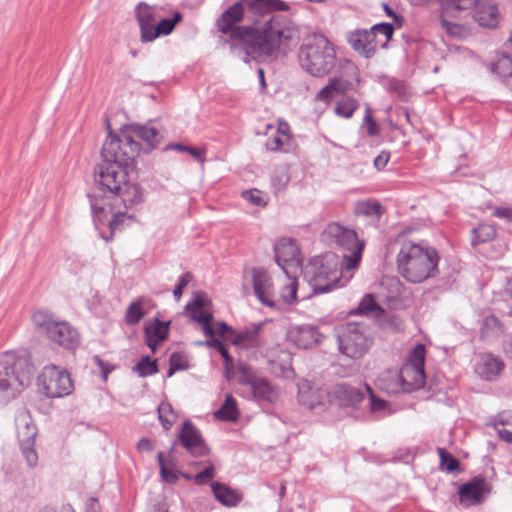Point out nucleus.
<instances>
[{"label": "nucleus", "mask_w": 512, "mask_h": 512, "mask_svg": "<svg viewBox=\"0 0 512 512\" xmlns=\"http://www.w3.org/2000/svg\"><path fill=\"white\" fill-rule=\"evenodd\" d=\"M244 15V7L237 2L225 10L216 21L218 30L229 35L228 43L233 52L243 53L253 59L273 55L284 42L299 37L298 28L284 16H273L259 27H237Z\"/></svg>", "instance_id": "f257e3e1"}, {"label": "nucleus", "mask_w": 512, "mask_h": 512, "mask_svg": "<svg viewBox=\"0 0 512 512\" xmlns=\"http://www.w3.org/2000/svg\"><path fill=\"white\" fill-rule=\"evenodd\" d=\"M437 251L428 245L405 241L397 255L400 275L411 283H422L437 273Z\"/></svg>", "instance_id": "f03ea898"}, {"label": "nucleus", "mask_w": 512, "mask_h": 512, "mask_svg": "<svg viewBox=\"0 0 512 512\" xmlns=\"http://www.w3.org/2000/svg\"><path fill=\"white\" fill-rule=\"evenodd\" d=\"M297 57L300 67L317 78L329 75L337 62L334 44L322 34L308 36L299 47Z\"/></svg>", "instance_id": "7ed1b4c3"}, {"label": "nucleus", "mask_w": 512, "mask_h": 512, "mask_svg": "<svg viewBox=\"0 0 512 512\" xmlns=\"http://www.w3.org/2000/svg\"><path fill=\"white\" fill-rule=\"evenodd\" d=\"M33 367L28 359L7 351L0 355V403L15 398L29 385Z\"/></svg>", "instance_id": "20e7f679"}, {"label": "nucleus", "mask_w": 512, "mask_h": 512, "mask_svg": "<svg viewBox=\"0 0 512 512\" xmlns=\"http://www.w3.org/2000/svg\"><path fill=\"white\" fill-rule=\"evenodd\" d=\"M325 234L343 250L342 269L345 272L355 271L360 264L365 243L358 239L357 233L339 223H330Z\"/></svg>", "instance_id": "39448f33"}, {"label": "nucleus", "mask_w": 512, "mask_h": 512, "mask_svg": "<svg viewBox=\"0 0 512 512\" xmlns=\"http://www.w3.org/2000/svg\"><path fill=\"white\" fill-rule=\"evenodd\" d=\"M238 394L249 400L273 403L278 398L277 389L245 362H238Z\"/></svg>", "instance_id": "423d86ee"}, {"label": "nucleus", "mask_w": 512, "mask_h": 512, "mask_svg": "<svg viewBox=\"0 0 512 512\" xmlns=\"http://www.w3.org/2000/svg\"><path fill=\"white\" fill-rule=\"evenodd\" d=\"M342 271L337 268L336 256L326 255L311 260L304 273L315 293H326L339 286Z\"/></svg>", "instance_id": "0eeeda50"}, {"label": "nucleus", "mask_w": 512, "mask_h": 512, "mask_svg": "<svg viewBox=\"0 0 512 512\" xmlns=\"http://www.w3.org/2000/svg\"><path fill=\"white\" fill-rule=\"evenodd\" d=\"M425 346L417 344L409 354L407 361L403 364L398 374L394 377L399 382L398 386L391 389V392H410L422 388L425 384Z\"/></svg>", "instance_id": "6e6552de"}, {"label": "nucleus", "mask_w": 512, "mask_h": 512, "mask_svg": "<svg viewBox=\"0 0 512 512\" xmlns=\"http://www.w3.org/2000/svg\"><path fill=\"white\" fill-rule=\"evenodd\" d=\"M366 326L359 323H346L338 334L339 351L348 358L357 360L362 358L372 346Z\"/></svg>", "instance_id": "1a4fd4ad"}, {"label": "nucleus", "mask_w": 512, "mask_h": 512, "mask_svg": "<svg viewBox=\"0 0 512 512\" xmlns=\"http://www.w3.org/2000/svg\"><path fill=\"white\" fill-rule=\"evenodd\" d=\"M37 386L40 393L48 398H62L73 391V382L70 374L55 365L43 368L37 378Z\"/></svg>", "instance_id": "9d476101"}, {"label": "nucleus", "mask_w": 512, "mask_h": 512, "mask_svg": "<svg viewBox=\"0 0 512 512\" xmlns=\"http://www.w3.org/2000/svg\"><path fill=\"white\" fill-rule=\"evenodd\" d=\"M139 153V143L132 139L127 128L119 137L109 132L103 144L101 156L103 160L129 164Z\"/></svg>", "instance_id": "9b49d317"}, {"label": "nucleus", "mask_w": 512, "mask_h": 512, "mask_svg": "<svg viewBox=\"0 0 512 512\" xmlns=\"http://www.w3.org/2000/svg\"><path fill=\"white\" fill-rule=\"evenodd\" d=\"M274 257L286 276L298 275L301 272L303 258L295 239H278L274 244Z\"/></svg>", "instance_id": "f8f14e48"}, {"label": "nucleus", "mask_w": 512, "mask_h": 512, "mask_svg": "<svg viewBox=\"0 0 512 512\" xmlns=\"http://www.w3.org/2000/svg\"><path fill=\"white\" fill-rule=\"evenodd\" d=\"M128 165L103 160L95 169L96 182L113 194L121 191L128 180L126 170Z\"/></svg>", "instance_id": "ddd939ff"}, {"label": "nucleus", "mask_w": 512, "mask_h": 512, "mask_svg": "<svg viewBox=\"0 0 512 512\" xmlns=\"http://www.w3.org/2000/svg\"><path fill=\"white\" fill-rule=\"evenodd\" d=\"M186 309L192 320L198 322L207 337L215 336L212 326L213 311L211 301L204 295L196 293L192 302L186 305Z\"/></svg>", "instance_id": "4468645a"}, {"label": "nucleus", "mask_w": 512, "mask_h": 512, "mask_svg": "<svg viewBox=\"0 0 512 512\" xmlns=\"http://www.w3.org/2000/svg\"><path fill=\"white\" fill-rule=\"evenodd\" d=\"M93 213H94V223L98 229H100V225L105 223L108 224L110 229V235L105 236L101 234V237L106 241H110L113 238V235L117 231H121L124 226L128 225L131 221V217L124 212H116L112 213L110 210L106 209L102 206H97L96 204L92 205Z\"/></svg>", "instance_id": "2eb2a0df"}, {"label": "nucleus", "mask_w": 512, "mask_h": 512, "mask_svg": "<svg viewBox=\"0 0 512 512\" xmlns=\"http://www.w3.org/2000/svg\"><path fill=\"white\" fill-rule=\"evenodd\" d=\"M135 18L140 29V41L152 42L153 30L158 21L156 7L144 2L138 3L135 8Z\"/></svg>", "instance_id": "dca6fc26"}, {"label": "nucleus", "mask_w": 512, "mask_h": 512, "mask_svg": "<svg viewBox=\"0 0 512 512\" xmlns=\"http://www.w3.org/2000/svg\"><path fill=\"white\" fill-rule=\"evenodd\" d=\"M179 440L183 447L194 457H202L209 453L200 431L189 421L183 423Z\"/></svg>", "instance_id": "f3484780"}, {"label": "nucleus", "mask_w": 512, "mask_h": 512, "mask_svg": "<svg viewBox=\"0 0 512 512\" xmlns=\"http://www.w3.org/2000/svg\"><path fill=\"white\" fill-rule=\"evenodd\" d=\"M490 492V485L483 478H474L463 484L459 490L460 503L470 506L481 503Z\"/></svg>", "instance_id": "a211bd4d"}, {"label": "nucleus", "mask_w": 512, "mask_h": 512, "mask_svg": "<svg viewBox=\"0 0 512 512\" xmlns=\"http://www.w3.org/2000/svg\"><path fill=\"white\" fill-rule=\"evenodd\" d=\"M348 42L360 55L370 58L375 54L380 41L371 29H358L349 34Z\"/></svg>", "instance_id": "6ab92c4d"}, {"label": "nucleus", "mask_w": 512, "mask_h": 512, "mask_svg": "<svg viewBox=\"0 0 512 512\" xmlns=\"http://www.w3.org/2000/svg\"><path fill=\"white\" fill-rule=\"evenodd\" d=\"M252 284L254 294L264 305L272 307L273 302V284L269 274L259 267L251 269Z\"/></svg>", "instance_id": "aec40b11"}, {"label": "nucleus", "mask_w": 512, "mask_h": 512, "mask_svg": "<svg viewBox=\"0 0 512 512\" xmlns=\"http://www.w3.org/2000/svg\"><path fill=\"white\" fill-rule=\"evenodd\" d=\"M329 395L326 389L312 385L309 381H302L298 386L299 402L310 409L324 406L330 401Z\"/></svg>", "instance_id": "412c9836"}, {"label": "nucleus", "mask_w": 512, "mask_h": 512, "mask_svg": "<svg viewBox=\"0 0 512 512\" xmlns=\"http://www.w3.org/2000/svg\"><path fill=\"white\" fill-rule=\"evenodd\" d=\"M287 337L298 348L307 349L319 342L320 333L310 325L294 326L288 330Z\"/></svg>", "instance_id": "4be33fe9"}, {"label": "nucleus", "mask_w": 512, "mask_h": 512, "mask_svg": "<svg viewBox=\"0 0 512 512\" xmlns=\"http://www.w3.org/2000/svg\"><path fill=\"white\" fill-rule=\"evenodd\" d=\"M47 336L51 341L66 349H73L78 344L77 331L64 321H57Z\"/></svg>", "instance_id": "5701e85b"}, {"label": "nucleus", "mask_w": 512, "mask_h": 512, "mask_svg": "<svg viewBox=\"0 0 512 512\" xmlns=\"http://www.w3.org/2000/svg\"><path fill=\"white\" fill-rule=\"evenodd\" d=\"M329 394V398L342 407H355L364 399V394L359 389L344 383L335 385Z\"/></svg>", "instance_id": "b1692460"}, {"label": "nucleus", "mask_w": 512, "mask_h": 512, "mask_svg": "<svg viewBox=\"0 0 512 512\" xmlns=\"http://www.w3.org/2000/svg\"><path fill=\"white\" fill-rule=\"evenodd\" d=\"M473 17L479 25L495 28L499 22V12L492 0H477L474 6Z\"/></svg>", "instance_id": "393cba45"}, {"label": "nucleus", "mask_w": 512, "mask_h": 512, "mask_svg": "<svg viewBox=\"0 0 512 512\" xmlns=\"http://www.w3.org/2000/svg\"><path fill=\"white\" fill-rule=\"evenodd\" d=\"M263 323L254 324L236 333L233 343L240 348L258 349L264 344V336L262 334Z\"/></svg>", "instance_id": "a878e982"}, {"label": "nucleus", "mask_w": 512, "mask_h": 512, "mask_svg": "<svg viewBox=\"0 0 512 512\" xmlns=\"http://www.w3.org/2000/svg\"><path fill=\"white\" fill-rule=\"evenodd\" d=\"M145 343L154 353L157 346L168 336V323L160 322L158 319L147 321L144 327Z\"/></svg>", "instance_id": "bb28decb"}, {"label": "nucleus", "mask_w": 512, "mask_h": 512, "mask_svg": "<svg viewBox=\"0 0 512 512\" xmlns=\"http://www.w3.org/2000/svg\"><path fill=\"white\" fill-rule=\"evenodd\" d=\"M504 369V362L501 358L492 354H485L480 357L477 366V374L485 380H494Z\"/></svg>", "instance_id": "cd10ccee"}, {"label": "nucleus", "mask_w": 512, "mask_h": 512, "mask_svg": "<svg viewBox=\"0 0 512 512\" xmlns=\"http://www.w3.org/2000/svg\"><path fill=\"white\" fill-rule=\"evenodd\" d=\"M126 128L132 139L135 140V138H139L143 140L150 148L156 147L161 140L159 131L153 126L129 124L126 126Z\"/></svg>", "instance_id": "c85d7f7f"}, {"label": "nucleus", "mask_w": 512, "mask_h": 512, "mask_svg": "<svg viewBox=\"0 0 512 512\" xmlns=\"http://www.w3.org/2000/svg\"><path fill=\"white\" fill-rule=\"evenodd\" d=\"M211 489L215 498L224 506L234 507L242 501V494L225 484L213 482Z\"/></svg>", "instance_id": "c756f323"}, {"label": "nucleus", "mask_w": 512, "mask_h": 512, "mask_svg": "<svg viewBox=\"0 0 512 512\" xmlns=\"http://www.w3.org/2000/svg\"><path fill=\"white\" fill-rule=\"evenodd\" d=\"M27 430L26 438H20L22 454L30 467H35L38 463V455L34 449L36 428L33 425L25 424ZM19 437L21 433L19 432Z\"/></svg>", "instance_id": "7c9ffc66"}, {"label": "nucleus", "mask_w": 512, "mask_h": 512, "mask_svg": "<svg viewBox=\"0 0 512 512\" xmlns=\"http://www.w3.org/2000/svg\"><path fill=\"white\" fill-rule=\"evenodd\" d=\"M214 415L223 421L236 422L240 413L235 398L231 394L226 395L225 401Z\"/></svg>", "instance_id": "2f4dec72"}, {"label": "nucleus", "mask_w": 512, "mask_h": 512, "mask_svg": "<svg viewBox=\"0 0 512 512\" xmlns=\"http://www.w3.org/2000/svg\"><path fill=\"white\" fill-rule=\"evenodd\" d=\"M114 194L121 198L125 206L136 204L142 199L140 187L135 183H130L128 180L123 185L121 191Z\"/></svg>", "instance_id": "473e14b6"}, {"label": "nucleus", "mask_w": 512, "mask_h": 512, "mask_svg": "<svg viewBox=\"0 0 512 512\" xmlns=\"http://www.w3.org/2000/svg\"><path fill=\"white\" fill-rule=\"evenodd\" d=\"M182 20V15L179 12H174L171 19H159L153 30L152 41L160 36H166L173 32L177 23Z\"/></svg>", "instance_id": "72a5a7b5"}, {"label": "nucleus", "mask_w": 512, "mask_h": 512, "mask_svg": "<svg viewBox=\"0 0 512 512\" xmlns=\"http://www.w3.org/2000/svg\"><path fill=\"white\" fill-rule=\"evenodd\" d=\"M32 322L35 328L45 332L47 335L54 327V324L57 323V320L48 310L40 309L33 313Z\"/></svg>", "instance_id": "f704fd0d"}, {"label": "nucleus", "mask_w": 512, "mask_h": 512, "mask_svg": "<svg viewBox=\"0 0 512 512\" xmlns=\"http://www.w3.org/2000/svg\"><path fill=\"white\" fill-rule=\"evenodd\" d=\"M497 235L496 228L489 224H480L472 230L471 244L476 246L493 240Z\"/></svg>", "instance_id": "c9c22d12"}, {"label": "nucleus", "mask_w": 512, "mask_h": 512, "mask_svg": "<svg viewBox=\"0 0 512 512\" xmlns=\"http://www.w3.org/2000/svg\"><path fill=\"white\" fill-rule=\"evenodd\" d=\"M145 302L144 298H140L128 306L124 315V321L126 324L135 325L141 321V319L146 315V312L143 309Z\"/></svg>", "instance_id": "e433bc0d"}, {"label": "nucleus", "mask_w": 512, "mask_h": 512, "mask_svg": "<svg viewBox=\"0 0 512 512\" xmlns=\"http://www.w3.org/2000/svg\"><path fill=\"white\" fill-rule=\"evenodd\" d=\"M358 106L359 104L356 99L350 96H345L336 103L334 112L341 118L350 119Z\"/></svg>", "instance_id": "4c0bfd02"}, {"label": "nucleus", "mask_w": 512, "mask_h": 512, "mask_svg": "<svg viewBox=\"0 0 512 512\" xmlns=\"http://www.w3.org/2000/svg\"><path fill=\"white\" fill-rule=\"evenodd\" d=\"M290 181L289 167L286 164L275 167L271 176V183L276 192L286 188Z\"/></svg>", "instance_id": "58836bf2"}, {"label": "nucleus", "mask_w": 512, "mask_h": 512, "mask_svg": "<svg viewBox=\"0 0 512 512\" xmlns=\"http://www.w3.org/2000/svg\"><path fill=\"white\" fill-rule=\"evenodd\" d=\"M355 312L357 314L377 317L381 315L384 310L376 303L371 294H367L362 298Z\"/></svg>", "instance_id": "ea45409f"}, {"label": "nucleus", "mask_w": 512, "mask_h": 512, "mask_svg": "<svg viewBox=\"0 0 512 512\" xmlns=\"http://www.w3.org/2000/svg\"><path fill=\"white\" fill-rule=\"evenodd\" d=\"M490 70L500 77L512 75V58L506 54H500L495 61L490 64Z\"/></svg>", "instance_id": "a19ab883"}, {"label": "nucleus", "mask_w": 512, "mask_h": 512, "mask_svg": "<svg viewBox=\"0 0 512 512\" xmlns=\"http://www.w3.org/2000/svg\"><path fill=\"white\" fill-rule=\"evenodd\" d=\"M291 136H284L275 133L273 136L267 138L265 146L267 150L272 152H288L290 150Z\"/></svg>", "instance_id": "79ce46f5"}, {"label": "nucleus", "mask_w": 512, "mask_h": 512, "mask_svg": "<svg viewBox=\"0 0 512 512\" xmlns=\"http://www.w3.org/2000/svg\"><path fill=\"white\" fill-rule=\"evenodd\" d=\"M210 338V340H207L205 342H199V344L206 345L208 347L216 349L218 351V354H221L223 358L224 367L227 373H230L233 370V359L229 355L227 347L222 342L215 339L214 336Z\"/></svg>", "instance_id": "37998d69"}, {"label": "nucleus", "mask_w": 512, "mask_h": 512, "mask_svg": "<svg viewBox=\"0 0 512 512\" xmlns=\"http://www.w3.org/2000/svg\"><path fill=\"white\" fill-rule=\"evenodd\" d=\"M158 418L165 430H169L177 419V415L168 402H161L158 406Z\"/></svg>", "instance_id": "c03bdc74"}, {"label": "nucleus", "mask_w": 512, "mask_h": 512, "mask_svg": "<svg viewBox=\"0 0 512 512\" xmlns=\"http://www.w3.org/2000/svg\"><path fill=\"white\" fill-rule=\"evenodd\" d=\"M157 459L159 462L160 474L162 479L170 484L175 483L178 479V475L177 472L174 470V464L172 463V461H165L162 452L158 453Z\"/></svg>", "instance_id": "a18cd8bd"}, {"label": "nucleus", "mask_w": 512, "mask_h": 512, "mask_svg": "<svg viewBox=\"0 0 512 512\" xmlns=\"http://www.w3.org/2000/svg\"><path fill=\"white\" fill-rule=\"evenodd\" d=\"M245 2L254 10L273 9L285 11L288 9L287 4L281 0H245Z\"/></svg>", "instance_id": "49530a36"}, {"label": "nucleus", "mask_w": 512, "mask_h": 512, "mask_svg": "<svg viewBox=\"0 0 512 512\" xmlns=\"http://www.w3.org/2000/svg\"><path fill=\"white\" fill-rule=\"evenodd\" d=\"M371 31L374 32L376 38H379V46L385 47L393 36V26L389 23H378L372 26Z\"/></svg>", "instance_id": "de8ad7c7"}, {"label": "nucleus", "mask_w": 512, "mask_h": 512, "mask_svg": "<svg viewBox=\"0 0 512 512\" xmlns=\"http://www.w3.org/2000/svg\"><path fill=\"white\" fill-rule=\"evenodd\" d=\"M297 275L286 276L288 283L281 290V298L287 304H292L297 299Z\"/></svg>", "instance_id": "09e8293b"}, {"label": "nucleus", "mask_w": 512, "mask_h": 512, "mask_svg": "<svg viewBox=\"0 0 512 512\" xmlns=\"http://www.w3.org/2000/svg\"><path fill=\"white\" fill-rule=\"evenodd\" d=\"M365 388L370 399V411L374 414L381 415L389 413L388 402L385 401L384 399L376 397L372 388L369 385H365Z\"/></svg>", "instance_id": "8fccbe9b"}, {"label": "nucleus", "mask_w": 512, "mask_h": 512, "mask_svg": "<svg viewBox=\"0 0 512 512\" xmlns=\"http://www.w3.org/2000/svg\"><path fill=\"white\" fill-rule=\"evenodd\" d=\"M354 212L356 215H376L381 214V205L376 201H360L355 204Z\"/></svg>", "instance_id": "3c124183"}, {"label": "nucleus", "mask_w": 512, "mask_h": 512, "mask_svg": "<svg viewBox=\"0 0 512 512\" xmlns=\"http://www.w3.org/2000/svg\"><path fill=\"white\" fill-rule=\"evenodd\" d=\"M133 370L141 377L153 375L157 372L156 360H151L148 356L142 357Z\"/></svg>", "instance_id": "603ef678"}, {"label": "nucleus", "mask_w": 512, "mask_h": 512, "mask_svg": "<svg viewBox=\"0 0 512 512\" xmlns=\"http://www.w3.org/2000/svg\"><path fill=\"white\" fill-rule=\"evenodd\" d=\"M439 457H440V468L441 470H445L447 472H454L458 469L459 462L458 460L449 454L446 449L438 448L437 449Z\"/></svg>", "instance_id": "864d4df0"}, {"label": "nucleus", "mask_w": 512, "mask_h": 512, "mask_svg": "<svg viewBox=\"0 0 512 512\" xmlns=\"http://www.w3.org/2000/svg\"><path fill=\"white\" fill-rule=\"evenodd\" d=\"M499 330H501V324L495 316L489 315L483 319L481 326V334L483 337H488L490 333Z\"/></svg>", "instance_id": "5fc2aeb1"}, {"label": "nucleus", "mask_w": 512, "mask_h": 512, "mask_svg": "<svg viewBox=\"0 0 512 512\" xmlns=\"http://www.w3.org/2000/svg\"><path fill=\"white\" fill-rule=\"evenodd\" d=\"M242 197L255 206L263 207L267 204L264 194L258 189L245 190Z\"/></svg>", "instance_id": "6e6d98bb"}, {"label": "nucleus", "mask_w": 512, "mask_h": 512, "mask_svg": "<svg viewBox=\"0 0 512 512\" xmlns=\"http://www.w3.org/2000/svg\"><path fill=\"white\" fill-rule=\"evenodd\" d=\"M335 95H337V93L329 80L328 84L318 91L314 100L324 102L326 105H328Z\"/></svg>", "instance_id": "4d7b16f0"}, {"label": "nucleus", "mask_w": 512, "mask_h": 512, "mask_svg": "<svg viewBox=\"0 0 512 512\" xmlns=\"http://www.w3.org/2000/svg\"><path fill=\"white\" fill-rule=\"evenodd\" d=\"M172 149L189 153L193 158L203 163L205 161L204 152L205 150H199L194 147L185 146L182 144H174L171 146Z\"/></svg>", "instance_id": "13d9d810"}, {"label": "nucleus", "mask_w": 512, "mask_h": 512, "mask_svg": "<svg viewBox=\"0 0 512 512\" xmlns=\"http://www.w3.org/2000/svg\"><path fill=\"white\" fill-rule=\"evenodd\" d=\"M441 26L450 36L460 37L462 35L463 28L456 23L446 20L444 17L441 19Z\"/></svg>", "instance_id": "bf43d9fd"}, {"label": "nucleus", "mask_w": 512, "mask_h": 512, "mask_svg": "<svg viewBox=\"0 0 512 512\" xmlns=\"http://www.w3.org/2000/svg\"><path fill=\"white\" fill-rule=\"evenodd\" d=\"M330 82L337 94H342L352 89V83L342 77L331 78Z\"/></svg>", "instance_id": "052dcab7"}, {"label": "nucleus", "mask_w": 512, "mask_h": 512, "mask_svg": "<svg viewBox=\"0 0 512 512\" xmlns=\"http://www.w3.org/2000/svg\"><path fill=\"white\" fill-rule=\"evenodd\" d=\"M493 425L495 428L500 426H507L509 429H512V411H504L499 413L495 419Z\"/></svg>", "instance_id": "680f3d73"}, {"label": "nucleus", "mask_w": 512, "mask_h": 512, "mask_svg": "<svg viewBox=\"0 0 512 512\" xmlns=\"http://www.w3.org/2000/svg\"><path fill=\"white\" fill-rule=\"evenodd\" d=\"M441 5L443 6L444 11H448L450 9L461 10L465 9L469 4V0H439Z\"/></svg>", "instance_id": "e2e57ef3"}, {"label": "nucleus", "mask_w": 512, "mask_h": 512, "mask_svg": "<svg viewBox=\"0 0 512 512\" xmlns=\"http://www.w3.org/2000/svg\"><path fill=\"white\" fill-rule=\"evenodd\" d=\"M183 357L179 353H173L170 357V368L168 370V376H172L176 370L184 369Z\"/></svg>", "instance_id": "0e129e2a"}, {"label": "nucleus", "mask_w": 512, "mask_h": 512, "mask_svg": "<svg viewBox=\"0 0 512 512\" xmlns=\"http://www.w3.org/2000/svg\"><path fill=\"white\" fill-rule=\"evenodd\" d=\"M191 278H192V276L190 273H185L180 277L179 283L176 285V287L173 290V295L176 298V300H179L181 298V296L183 294V290L188 285Z\"/></svg>", "instance_id": "69168bd1"}, {"label": "nucleus", "mask_w": 512, "mask_h": 512, "mask_svg": "<svg viewBox=\"0 0 512 512\" xmlns=\"http://www.w3.org/2000/svg\"><path fill=\"white\" fill-rule=\"evenodd\" d=\"M364 124L367 126V134L369 136H375L379 133L378 125L373 120L369 109L366 110V115L364 117Z\"/></svg>", "instance_id": "338daca9"}, {"label": "nucleus", "mask_w": 512, "mask_h": 512, "mask_svg": "<svg viewBox=\"0 0 512 512\" xmlns=\"http://www.w3.org/2000/svg\"><path fill=\"white\" fill-rule=\"evenodd\" d=\"M493 216L504 219L506 222H512V208L496 207L494 208Z\"/></svg>", "instance_id": "774afa93"}]
</instances>
